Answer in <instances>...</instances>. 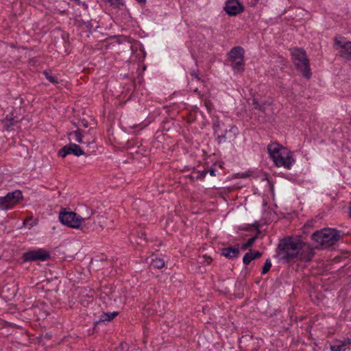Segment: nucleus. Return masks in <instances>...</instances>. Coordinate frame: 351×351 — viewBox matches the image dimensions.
Returning <instances> with one entry per match:
<instances>
[{
	"instance_id": "nucleus-1",
	"label": "nucleus",
	"mask_w": 351,
	"mask_h": 351,
	"mask_svg": "<svg viewBox=\"0 0 351 351\" xmlns=\"http://www.w3.org/2000/svg\"><path fill=\"white\" fill-rule=\"evenodd\" d=\"M313 255V249L299 237H287L280 241L275 256L280 261L291 263L297 259L309 261Z\"/></svg>"
},
{
	"instance_id": "nucleus-2",
	"label": "nucleus",
	"mask_w": 351,
	"mask_h": 351,
	"mask_svg": "<svg viewBox=\"0 0 351 351\" xmlns=\"http://www.w3.org/2000/svg\"><path fill=\"white\" fill-rule=\"evenodd\" d=\"M267 151L270 158L277 167L290 169L295 162L293 157V152L277 143L269 144Z\"/></svg>"
},
{
	"instance_id": "nucleus-3",
	"label": "nucleus",
	"mask_w": 351,
	"mask_h": 351,
	"mask_svg": "<svg viewBox=\"0 0 351 351\" xmlns=\"http://www.w3.org/2000/svg\"><path fill=\"white\" fill-rule=\"evenodd\" d=\"M93 213V212L90 210V214L80 216L73 211L62 208L59 213V220L62 224L69 228L82 230L84 226V222L89 219Z\"/></svg>"
},
{
	"instance_id": "nucleus-4",
	"label": "nucleus",
	"mask_w": 351,
	"mask_h": 351,
	"mask_svg": "<svg viewBox=\"0 0 351 351\" xmlns=\"http://www.w3.org/2000/svg\"><path fill=\"white\" fill-rule=\"evenodd\" d=\"M340 237L339 231L330 228L316 231L311 235L312 239L322 248H327L333 245Z\"/></svg>"
},
{
	"instance_id": "nucleus-5",
	"label": "nucleus",
	"mask_w": 351,
	"mask_h": 351,
	"mask_svg": "<svg viewBox=\"0 0 351 351\" xmlns=\"http://www.w3.org/2000/svg\"><path fill=\"white\" fill-rule=\"evenodd\" d=\"M291 55L297 69L302 72L305 77L310 78L311 73L305 51L301 49H295L293 50Z\"/></svg>"
},
{
	"instance_id": "nucleus-6",
	"label": "nucleus",
	"mask_w": 351,
	"mask_h": 351,
	"mask_svg": "<svg viewBox=\"0 0 351 351\" xmlns=\"http://www.w3.org/2000/svg\"><path fill=\"white\" fill-rule=\"evenodd\" d=\"M244 53L243 48L239 46L234 47L228 53L230 66L236 73H242L244 71Z\"/></svg>"
},
{
	"instance_id": "nucleus-7",
	"label": "nucleus",
	"mask_w": 351,
	"mask_h": 351,
	"mask_svg": "<svg viewBox=\"0 0 351 351\" xmlns=\"http://www.w3.org/2000/svg\"><path fill=\"white\" fill-rule=\"evenodd\" d=\"M22 199V193L19 190L8 193L5 196L0 197V209L4 210H9Z\"/></svg>"
},
{
	"instance_id": "nucleus-8",
	"label": "nucleus",
	"mask_w": 351,
	"mask_h": 351,
	"mask_svg": "<svg viewBox=\"0 0 351 351\" xmlns=\"http://www.w3.org/2000/svg\"><path fill=\"white\" fill-rule=\"evenodd\" d=\"M49 258V253L44 249L29 250L24 253L23 255V259L25 262H31L35 261H45Z\"/></svg>"
},
{
	"instance_id": "nucleus-9",
	"label": "nucleus",
	"mask_w": 351,
	"mask_h": 351,
	"mask_svg": "<svg viewBox=\"0 0 351 351\" xmlns=\"http://www.w3.org/2000/svg\"><path fill=\"white\" fill-rule=\"evenodd\" d=\"M223 10L228 16H236L244 10V7L238 0H227Z\"/></svg>"
},
{
	"instance_id": "nucleus-10",
	"label": "nucleus",
	"mask_w": 351,
	"mask_h": 351,
	"mask_svg": "<svg viewBox=\"0 0 351 351\" xmlns=\"http://www.w3.org/2000/svg\"><path fill=\"white\" fill-rule=\"evenodd\" d=\"M68 154H73L74 156H80L84 154V152L78 145L70 143L64 146L58 152V156L62 158H65Z\"/></svg>"
},
{
	"instance_id": "nucleus-11",
	"label": "nucleus",
	"mask_w": 351,
	"mask_h": 351,
	"mask_svg": "<svg viewBox=\"0 0 351 351\" xmlns=\"http://www.w3.org/2000/svg\"><path fill=\"white\" fill-rule=\"evenodd\" d=\"M335 45L341 47L340 56L346 60L351 62V42H346L343 44L341 41L335 39Z\"/></svg>"
},
{
	"instance_id": "nucleus-12",
	"label": "nucleus",
	"mask_w": 351,
	"mask_h": 351,
	"mask_svg": "<svg viewBox=\"0 0 351 351\" xmlns=\"http://www.w3.org/2000/svg\"><path fill=\"white\" fill-rule=\"evenodd\" d=\"M238 129L236 126L232 125L229 130L226 129L224 133L217 134V140L219 143H223L227 138L234 139L236 138Z\"/></svg>"
},
{
	"instance_id": "nucleus-13",
	"label": "nucleus",
	"mask_w": 351,
	"mask_h": 351,
	"mask_svg": "<svg viewBox=\"0 0 351 351\" xmlns=\"http://www.w3.org/2000/svg\"><path fill=\"white\" fill-rule=\"evenodd\" d=\"M239 254V245L238 244L221 250V255L230 259L237 258Z\"/></svg>"
},
{
	"instance_id": "nucleus-14",
	"label": "nucleus",
	"mask_w": 351,
	"mask_h": 351,
	"mask_svg": "<svg viewBox=\"0 0 351 351\" xmlns=\"http://www.w3.org/2000/svg\"><path fill=\"white\" fill-rule=\"evenodd\" d=\"M351 344V339H345L343 341H341L338 344H335L330 346L331 351H346L347 349H349V346Z\"/></svg>"
},
{
	"instance_id": "nucleus-15",
	"label": "nucleus",
	"mask_w": 351,
	"mask_h": 351,
	"mask_svg": "<svg viewBox=\"0 0 351 351\" xmlns=\"http://www.w3.org/2000/svg\"><path fill=\"white\" fill-rule=\"evenodd\" d=\"M118 312H112L108 313H104L101 315L99 322H110L117 315Z\"/></svg>"
},
{
	"instance_id": "nucleus-16",
	"label": "nucleus",
	"mask_w": 351,
	"mask_h": 351,
	"mask_svg": "<svg viewBox=\"0 0 351 351\" xmlns=\"http://www.w3.org/2000/svg\"><path fill=\"white\" fill-rule=\"evenodd\" d=\"M43 75L45 76V77L52 84H58V80L56 76L53 75L51 71L45 70L43 71Z\"/></svg>"
},
{
	"instance_id": "nucleus-17",
	"label": "nucleus",
	"mask_w": 351,
	"mask_h": 351,
	"mask_svg": "<svg viewBox=\"0 0 351 351\" xmlns=\"http://www.w3.org/2000/svg\"><path fill=\"white\" fill-rule=\"evenodd\" d=\"M151 265L156 269H162L165 266V261L163 259L158 258H153Z\"/></svg>"
},
{
	"instance_id": "nucleus-18",
	"label": "nucleus",
	"mask_w": 351,
	"mask_h": 351,
	"mask_svg": "<svg viewBox=\"0 0 351 351\" xmlns=\"http://www.w3.org/2000/svg\"><path fill=\"white\" fill-rule=\"evenodd\" d=\"M256 239H257V236H254V237L250 238L245 243H244L241 245V249L243 250H246L247 249L250 247L254 244V243L255 242Z\"/></svg>"
},
{
	"instance_id": "nucleus-19",
	"label": "nucleus",
	"mask_w": 351,
	"mask_h": 351,
	"mask_svg": "<svg viewBox=\"0 0 351 351\" xmlns=\"http://www.w3.org/2000/svg\"><path fill=\"white\" fill-rule=\"evenodd\" d=\"M208 171L206 170H204L202 171H196L193 172L191 177L195 178L196 180H203L205 176H206Z\"/></svg>"
},
{
	"instance_id": "nucleus-20",
	"label": "nucleus",
	"mask_w": 351,
	"mask_h": 351,
	"mask_svg": "<svg viewBox=\"0 0 351 351\" xmlns=\"http://www.w3.org/2000/svg\"><path fill=\"white\" fill-rule=\"evenodd\" d=\"M70 136H74V139L79 143H82V134L81 133V131L80 130L74 131L73 132H71L69 134Z\"/></svg>"
},
{
	"instance_id": "nucleus-21",
	"label": "nucleus",
	"mask_w": 351,
	"mask_h": 351,
	"mask_svg": "<svg viewBox=\"0 0 351 351\" xmlns=\"http://www.w3.org/2000/svg\"><path fill=\"white\" fill-rule=\"evenodd\" d=\"M252 260H254L253 258V254H252V250H250V252H247L243 258V263L244 265H248Z\"/></svg>"
},
{
	"instance_id": "nucleus-22",
	"label": "nucleus",
	"mask_w": 351,
	"mask_h": 351,
	"mask_svg": "<svg viewBox=\"0 0 351 351\" xmlns=\"http://www.w3.org/2000/svg\"><path fill=\"white\" fill-rule=\"evenodd\" d=\"M271 267V262L269 258L267 259L262 269V274H265Z\"/></svg>"
},
{
	"instance_id": "nucleus-23",
	"label": "nucleus",
	"mask_w": 351,
	"mask_h": 351,
	"mask_svg": "<svg viewBox=\"0 0 351 351\" xmlns=\"http://www.w3.org/2000/svg\"><path fill=\"white\" fill-rule=\"evenodd\" d=\"M252 106L254 108L257 109L260 111L263 112L265 110V107L263 105L260 104L257 101L253 100Z\"/></svg>"
},
{
	"instance_id": "nucleus-24",
	"label": "nucleus",
	"mask_w": 351,
	"mask_h": 351,
	"mask_svg": "<svg viewBox=\"0 0 351 351\" xmlns=\"http://www.w3.org/2000/svg\"><path fill=\"white\" fill-rule=\"evenodd\" d=\"M105 2L110 3L111 5L119 6L123 4L122 0H104Z\"/></svg>"
},
{
	"instance_id": "nucleus-25",
	"label": "nucleus",
	"mask_w": 351,
	"mask_h": 351,
	"mask_svg": "<svg viewBox=\"0 0 351 351\" xmlns=\"http://www.w3.org/2000/svg\"><path fill=\"white\" fill-rule=\"evenodd\" d=\"M84 27L83 29L86 30L88 32H92L93 27L90 21H86V23H84Z\"/></svg>"
},
{
	"instance_id": "nucleus-26",
	"label": "nucleus",
	"mask_w": 351,
	"mask_h": 351,
	"mask_svg": "<svg viewBox=\"0 0 351 351\" xmlns=\"http://www.w3.org/2000/svg\"><path fill=\"white\" fill-rule=\"evenodd\" d=\"M219 129H220V122L219 121H216L215 123H213V130L215 131V135H217L219 134Z\"/></svg>"
},
{
	"instance_id": "nucleus-27",
	"label": "nucleus",
	"mask_w": 351,
	"mask_h": 351,
	"mask_svg": "<svg viewBox=\"0 0 351 351\" xmlns=\"http://www.w3.org/2000/svg\"><path fill=\"white\" fill-rule=\"evenodd\" d=\"M252 254H253V258L254 260V259H258V258H261L263 255V253L259 251H252Z\"/></svg>"
},
{
	"instance_id": "nucleus-28",
	"label": "nucleus",
	"mask_w": 351,
	"mask_h": 351,
	"mask_svg": "<svg viewBox=\"0 0 351 351\" xmlns=\"http://www.w3.org/2000/svg\"><path fill=\"white\" fill-rule=\"evenodd\" d=\"M84 23H86V21H83V20H76L75 21V25L82 28V29H84Z\"/></svg>"
},
{
	"instance_id": "nucleus-29",
	"label": "nucleus",
	"mask_w": 351,
	"mask_h": 351,
	"mask_svg": "<svg viewBox=\"0 0 351 351\" xmlns=\"http://www.w3.org/2000/svg\"><path fill=\"white\" fill-rule=\"evenodd\" d=\"M191 76L195 77L198 80H200V78L198 77V75H197V72L195 71H191Z\"/></svg>"
},
{
	"instance_id": "nucleus-30",
	"label": "nucleus",
	"mask_w": 351,
	"mask_h": 351,
	"mask_svg": "<svg viewBox=\"0 0 351 351\" xmlns=\"http://www.w3.org/2000/svg\"><path fill=\"white\" fill-rule=\"evenodd\" d=\"M5 119L10 122V125H13L14 118L12 117L6 116Z\"/></svg>"
},
{
	"instance_id": "nucleus-31",
	"label": "nucleus",
	"mask_w": 351,
	"mask_h": 351,
	"mask_svg": "<svg viewBox=\"0 0 351 351\" xmlns=\"http://www.w3.org/2000/svg\"><path fill=\"white\" fill-rule=\"evenodd\" d=\"M210 175L211 176H215V170L214 169H210L209 171H208Z\"/></svg>"
},
{
	"instance_id": "nucleus-32",
	"label": "nucleus",
	"mask_w": 351,
	"mask_h": 351,
	"mask_svg": "<svg viewBox=\"0 0 351 351\" xmlns=\"http://www.w3.org/2000/svg\"><path fill=\"white\" fill-rule=\"evenodd\" d=\"M140 234H140V235H138V237H139L141 239H143L145 240V239H146V238H145V237H146V234H145V233L142 232H141Z\"/></svg>"
},
{
	"instance_id": "nucleus-33",
	"label": "nucleus",
	"mask_w": 351,
	"mask_h": 351,
	"mask_svg": "<svg viewBox=\"0 0 351 351\" xmlns=\"http://www.w3.org/2000/svg\"><path fill=\"white\" fill-rule=\"evenodd\" d=\"M212 261V259L210 257L206 258V262L207 264H210Z\"/></svg>"
},
{
	"instance_id": "nucleus-34",
	"label": "nucleus",
	"mask_w": 351,
	"mask_h": 351,
	"mask_svg": "<svg viewBox=\"0 0 351 351\" xmlns=\"http://www.w3.org/2000/svg\"><path fill=\"white\" fill-rule=\"evenodd\" d=\"M139 3H145L146 0H136Z\"/></svg>"
},
{
	"instance_id": "nucleus-35",
	"label": "nucleus",
	"mask_w": 351,
	"mask_h": 351,
	"mask_svg": "<svg viewBox=\"0 0 351 351\" xmlns=\"http://www.w3.org/2000/svg\"><path fill=\"white\" fill-rule=\"evenodd\" d=\"M252 1H253V2L252 3V4L254 5L258 1V0H252Z\"/></svg>"
},
{
	"instance_id": "nucleus-36",
	"label": "nucleus",
	"mask_w": 351,
	"mask_h": 351,
	"mask_svg": "<svg viewBox=\"0 0 351 351\" xmlns=\"http://www.w3.org/2000/svg\"><path fill=\"white\" fill-rule=\"evenodd\" d=\"M350 216L351 217V202L350 203Z\"/></svg>"
},
{
	"instance_id": "nucleus-37",
	"label": "nucleus",
	"mask_w": 351,
	"mask_h": 351,
	"mask_svg": "<svg viewBox=\"0 0 351 351\" xmlns=\"http://www.w3.org/2000/svg\"><path fill=\"white\" fill-rule=\"evenodd\" d=\"M83 125H84V126H85V127H87V126H88V125H87V122H86L85 123H83Z\"/></svg>"
}]
</instances>
